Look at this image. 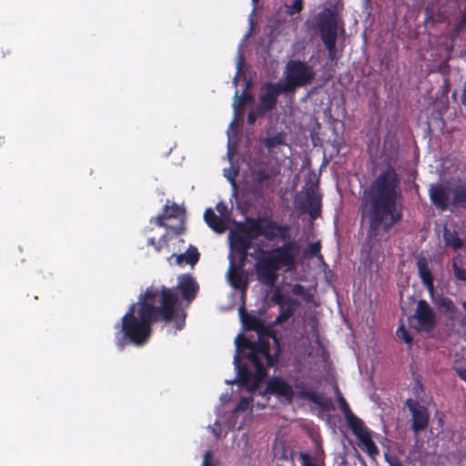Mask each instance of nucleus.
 Returning <instances> with one entry per match:
<instances>
[{"mask_svg": "<svg viewBox=\"0 0 466 466\" xmlns=\"http://www.w3.org/2000/svg\"><path fill=\"white\" fill-rule=\"evenodd\" d=\"M178 298L173 289L166 286H149L132 303L116 324V344L123 350L127 343L136 346L146 344L152 334L155 322L170 323L178 314Z\"/></svg>", "mask_w": 466, "mask_h": 466, "instance_id": "f257e3e1", "label": "nucleus"}, {"mask_svg": "<svg viewBox=\"0 0 466 466\" xmlns=\"http://www.w3.org/2000/svg\"><path fill=\"white\" fill-rule=\"evenodd\" d=\"M400 184L397 171L388 165L363 191L359 213L362 223L368 226L367 236L370 239L388 233L402 220Z\"/></svg>", "mask_w": 466, "mask_h": 466, "instance_id": "f03ea898", "label": "nucleus"}, {"mask_svg": "<svg viewBox=\"0 0 466 466\" xmlns=\"http://www.w3.org/2000/svg\"><path fill=\"white\" fill-rule=\"evenodd\" d=\"M289 226L279 224L273 219L263 220V237L268 241L280 239L284 241L268 252V256L258 259L256 270L258 280L268 286H273L278 279V271L282 267L295 266L296 252L299 248L295 240L289 239Z\"/></svg>", "mask_w": 466, "mask_h": 466, "instance_id": "7ed1b4c3", "label": "nucleus"}, {"mask_svg": "<svg viewBox=\"0 0 466 466\" xmlns=\"http://www.w3.org/2000/svg\"><path fill=\"white\" fill-rule=\"evenodd\" d=\"M236 346L238 350H249L247 358L257 369L258 376L264 379L267 370L263 359L267 360L268 367H272L276 360L270 354L269 339H258V341H252L244 335L238 334L236 338Z\"/></svg>", "mask_w": 466, "mask_h": 466, "instance_id": "20e7f679", "label": "nucleus"}, {"mask_svg": "<svg viewBox=\"0 0 466 466\" xmlns=\"http://www.w3.org/2000/svg\"><path fill=\"white\" fill-rule=\"evenodd\" d=\"M285 81L281 83L288 93H294L296 89L307 86L312 83L316 72L312 66L307 62L292 59L285 67Z\"/></svg>", "mask_w": 466, "mask_h": 466, "instance_id": "39448f33", "label": "nucleus"}, {"mask_svg": "<svg viewBox=\"0 0 466 466\" xmlns=\"http://www.w3.org/2000/svg\"><path fill=\"white\" fill-rule=\"evenodd\" d=\"M316 26L319 37L328 50L331 61L337 59L338 21L336 14L331 9H325L316 16Z\"/></svg>", "mask_w": 466, "mask_h": 466, "instance_id": "423d86ee", "label": "nucleus"}, {"mask_svg": "<svg viewBox=\"0 0 466 466\" xmlns=\"http://www.w3.org/2000/svg\"><path fill=\"white\" fill-rule=\"evenodd\" d=\"M262 398H266L265 402H257V407L263 409L267 406L268 395H274L279 399H283L288 403L294 400L295 392L292 386L281 377H272L267 381L266 388L260 392Z\"/></svg>", "mask_w": 466, "mask_h": 466, "instance_id": "0eeeda50", "label": "nucleus"}, {"mask_svg": "<svg viewBox=\"0 0 466 466\" xmlns=\"http://www.w3.org/2000/svg\"><path fill=\"white\" fill-rule=\"evenodd\" d=\"M409 322L417 331H431L436 326V314L425 299L417 302L415 312Z\"/></svg>", "mask_w": 466, "mask_h": 466, "instance_id": "6e6552de", "label": "nucleus"}, {"mask_svg": "<svg viewBox=\"0 0 466 466\" xmlns=\"http://www.w3.org/2000/svg\"><path fill=\"white\" fill-rule=\"evenodd\" d=\"M264 90L265 92L259 97V106L258 107V113L260 116L273 110L277 106L278 96L280 94H289L281 85V82L266 83Z\"/></svg>", "mask_w": 466, "mask_h": 466, "instance_id": "1a4fd4ad", "label": "nucleus"}, {"mask_svg": "<svg viewBox=\"0 0 466 466\" xmlns=\"http://www.w3.org/2000/svg\"><path fill=\"white\" fill-rule=\"evenodd\" d=\"M175 289L183 300L190 304L196 299L199 291V285L192 275L185 273L177 277V283Z\"/></svg>", "mask_w": 466, "mask_h": 466, "instance_id": "9d476101", "label": "nucleus"}, {"mask_svg": "<svg viewBox=\"0 0 466 466\" xmlns=\"http://www.w3.org/2000/svg\"><path fill=\"white\" fill-rule=\"evenodd\" d=\"M235 365L238 370L237 377L238 383L245 387L249 392L255 391L263 379L258 376L257 369L255 373L251 374L246 364L240 362V357L238 353L234 358Z\"/></svg>", "mask_w": 466, "mask_h": 466, "instance_id": "9b49d317", "label": "nucleus"}, {"mask_svg": "<svg viewBox=\"0 0 466 466\" xmlns=\"http://www.w3.org/2000/svg\"><path fill=\"white\" fill-rule=\"evenodd\" d=\"M350 429L359 440L360 446L363 451H365L370 457H374L379 454V449L373 441L370 431L366 427L363 420L358 422Z\"/></svg>", "mask_w": 466, "mask_h": 466, "instance_id": "f8f14e48", "label": "nucleus"}, {"mask_svg": "<svg viewBox=\"0 0 466 466\" xmlns=\"http://www.w3.org/2000/svg\"><path fill=\"white\" fill-rule=\"evenodd\" d=\"M278 174L279 170L272 167L269 162L264 160L254 161L250 167L252 181L257 186H261Z\"/></svg>", "mask_w": 466, "mask_h": 466, "instance_id": "ddd939ff", "label": "nucleus"}, {"mask_svg": "<svg viewBox=\"0 0 466 466\" xmlns=\"http://www.w3.org/2000/svg\"><path fill=\"white\" fill-rule=\"evenodd\" d=\"M429 196L431 204L440 211L443 212L451 206L450 199V189L443 184H432L429 189Z\"/></svg>", "mask_w": 466, "mask_h": 466, "instance_id": "4468645a", "label": "nucleus"}, {"mask_svg": "<svg viewBox=\"0 0 466 466\" xmlns=\"http://www.w3.org/2000/svg\"><path fill=\"white\" fill-rule=\"evenodd\" d=\"M407 406L412 414V430L415 432L425 430L429 424L430 419L427 409L418 405L410 399L407 400Z\"/></svg>", "mask_w": 466, "mask_h": 466, "instance_id": "2eb2a0df", "label": "nucleus"}, {"mask_svg": "<svg viewBox=\"0 0 466 466\" xmlns=\"http://www.w3.org/2000/svg\"><path fill=\"white\" fill-rule=\"evenodd\" d=\"M433 304L436 306L440 313L447 319L454 321L458 319L459 309L452 299L443 295H431Z\"/></svg>", "mask_w": 466, "mask_h": 466, "instance_id": "dca6fc26", "label": "nucleus"}, {"mask_svg": "<svg viewBox=\"0 0 466 466\" xmlns=\"http://www.w3.org/2000/svg\"><path fill=\"white\" fill-rule=\"evenodd\" d=\"M416 264L422 283L428 289L430 294L432 295L434 293V278L429 268L427 258L423 256H419Z\"/></svg>", "mask_w": 466, "mask_h": 466, "instance_id": "f3484780", "label": "nucleus"}, {"mask_svg": "<svg viewBox=\"0 0 466 466\" xmlns=\"http://www.w3.org/2000/svg\"><path fill=\"white\" fill-rule=\"evenodd\" d=\"M263 220L264 218H248L247 223L239 227V231L244 233L250 240L263 237Z\"/></svg>", "mask_w": 466, "mask_h": 466, "instance_id": "a211bd4d", "label": "nucleus"}, {"mask_svg": "<svg viewBox=\"0 0 466 466\" xmlns=\"http://www.w3.org/2000/svg\"><path fill=\"white\" fill-rule=\"evenodd\" d=\"M296 388L299 390L297 392L298 398L319 405L324 410L329 409L327 406L328 401H324L318 392L307 388L303 382L296 384Z\"/></svg>", "mask_w": 466, "mask_h": 466, "instance_id": "6ab92c4d", "label": "nucleus"}, {"mask_svg": "<svg viewBox=\"0 0 466 466\" xmlns=\"http://www.w3.org/2000/svg\"><path fill=\"white\" fill-rule=\"evenodd\" d=\"M306 208L311 218L316 219L321 213V197L313 189L306 192Z\"/></svg>", "mask_w": 466, "mask_h": 466, "instance_id": "aec40b11", "label": "nucleus"}, {"mask_svg": "<svg viewBox=\"0 0 466 466\" xmlns=\"http://www.w3.org/2000/svg\"><path fill=\"white\" fill-rule=\"evenodd\" d=\"M286 306L279 307V314L273 322L275 325H280L288 321L299 306V302L297 299L289 297L286 298Z\"/></svg>", "mask_w": 466, "mask_h": 466, "instance_id": "412c9836", "label": "nucleus"}, {"mask_svg": "<svg viewBox=\"0 0 466 466\" xmlns=\"http://www.w3.org/2000/svg\"><path fill=\"white\" fill-rule=\"evenodd\" d=\"M172 258H175L177 265L187 264L194 267L199 261L200 253L195 246L189 245L186 252L173 254Z\"/></svg>", "mask_w": 466, "mask_h": 466, "instance_id": "4be33fe9", "label": "nucleus"}, {"mask_svg": "<svg viewBox=\"0 0 466 466\" xmlns=\"http://www.w3.org/2000/svg\"><path fill=\"white\" fill-rule=\"evenodd\" d=\"M204 220L216 233H224L227 228L224 220L221 217L216 215L212 208H207L205 210Z\"/></svg>", "mask_w": 466, "mask_h": 466, "instance_id": "5701e85b", "label": "nucleus"}, {"mask_svg": "<svg viewBox=\"0 0 466 466\" xmlns=\"http://www.w3.org/2000/svg\"><path fill=\"white\" fill-rule=\"evenodd\" d=\"M451 202L453 208L466 209V182L456 185L451 190Z\"/></svg>", "mask_w": 466, "mask_h": 466, "instance_id": "b1692460", "label": "nucleus"}, {"mask_svg": "<svg viewBox=\"0 0 466 466\" xmlns=\"http://www.w3.org/2000/svg\"><path fill=\"white\" fill-rule=\"evenodd\" d=\"M338 402L339 405V409L345 417L349 428L352 427L353 425L362 420L352 412L347 400L341 394H339L338 396Z\"/></svg>", "mask_w": 466, "mask_h": 466, "instance_id": "393cba45", "label": "nucleus"}, {"mask_svg": "<svg viewBox=\"0 0 466 466\" xmlns=\"http://www.w3.org/2000/svg\"><path fill=\"white\" fill-rule=\"evenodd\" d=\"M228 274L230 282L235 288H240L242 285H246L243 268H240V265L236 266L233 258L230 260Z\"/></svg>", "mask_w": 466, "mask_h": 466, "instance_id": "a878e982", "label": "nucleus"}, {"mask_svg": "<svg viewBox=\"0 0 466 466\" xmlns=\"http://www.w3.org/2000/svg\"><path fill=\"white\" fill-rule=\"evenodd\" d=\"M239 312L246 329L256 331L257 329H262L263 320L261 319L254 315L245 313L243 307L239 309Z\"/></svg>", "mask_w": 466, "mask_h": 466, "instance_id": "bb28decb", "label": "nucleus"}, {"mask_svg": "<svg viewBox=\"0 0 466 466\" xmlns=\"http://www.w3.org/2000/svg\"><path fill=\"white\" fill-rule=\"evenodd\" d=\"M230 247L233 251L241 248H251L252 241L244 233H234L230 237Z\"/></svg>", "mask_w": 466, "mask_h": 466, "instance_id": "cd10ccee", "label": "nucleus"}, {"mask_svg": "<svg viewBox=\"0 0 466 466\" xmlns=\"http://www.w3.org/2000/svg\"><path fill=\"white\" fill-rule=\"evenodd\" d=\"M443 239L446 246L451 247L455 250L460 249L463 245L458 233L455 230H451L446 228L443 231Z\"/></svg>", "mask_w": 466, "mask_h": 466, "instance_id": "c85d7f7f", "label": "nucleus"}, {"mask_svg": "<svg viewBox=\"0 0 466 466\" xmlns=\"http://www.w3.org/2000/svg\"><path fill=\"white\" fill-rule=\"evenodd\" d=\"M250 101H253V96L249 93L245 91L241 96H239L238 91H236L233 104L236 116L240 114L243 106Z\"/></svg>", "mask_w": 466, "mask_h": 466, "instance_id": "c756f323", "label": "nucleus"}, {"mask_svg": "<svg viewBox=\"0 0 466 466\" xmlns=\"http://www.w3.org/2000/svg\"><path fill=\"white\" fill-rule=\"evenodd\" d=\"M263 144L268 150H271L278 146L286 144V135L283 132H279L273 137H266Z\"/></svg>", "mask_w": 466, "mask_h": 466, "instance_id": "7c9ffc66", "label": "nucleus"}, {"mask_svg": "<svg viewBox=\"0 0 466 466\" xmlns=\"http://www.w3.org/2000/svg\"><path fill=\"white\" fill-rule=\"evenodd\" d=\"M466 33V14L461 17L459 23H457L451 33V38L455 41L457 38Z\"/></svg>", "mask_w": 466, "mask_h": 466, "instance_id": "2f4dec72", "label": "nucleus"}, {"mask_svg": "<svg viewBox=\"0 0 466 466\" xmlns=\"http://www.w3.org/2000/svg\"><path fill=\"white\" fill-rule=\"evenodd\" d=\"M163 211L167 218H176L183 212L176 203H173L171 206L166 204L163 208Z\"/></svg>", "mask_w": 466, "mask_h": 466, "instance_id": "473e14b6", "label": "nucleus"}, {"mask_svg": "<svg viewBox=\"0 0 466 466\" xmlns=\"http://www.w3.org/2000/svg\"><path fill=\"white\" fill-rule=\"evenodd\" d=\"M396 335L400 339H402L407 344H411L413 341V338L410 335L409 331L403 325H400L397 329Z\"/></svg>", "mask_w": 466, "mask_h": 466, "instance_id": "72a5a7b5", "label": "nucleus"}, {"mask_svg": "<svg viewBox=\"0 0 466 466\" xmlns=\"http://www.w3.org/2000/svg\"><path fill=\"white\" fill-rule=\"evenodd\" d=\"M303 9V1L302 0H294L293 4L290 5H287V13L289 15H293L295 14L300 13Z\"/></svg>", "mask_w": 466, "mask_h": 466, "instance_id": "f704fd0d", "label": "nucleus"}, {"mask_svg": "<svg viewBox=\"0 0 466 466\" xmlns=\"http://www.w3.org/2000/svg\"><path fill=\"white\" fill-rule=\"evenodd\" d=\"M258 339H269L275 338L273 335V331L270 327L266 326L264 321L262 322V329L256 330Z\"/></svg>", "mask_w": 466, "mask_h": 466, "instance_id": "c9c22d12", "label": "nucleus"}, {"mask_svg": "<svg viewBox=\"0 0 466 466\" xmlns=\"http://www.w3.org/2000/svg\"><path fill=\"white\" fill-rule=\"evenodd\" d=\"M201 466H217V461L211 451H207L204 453Z\"/></svg>", "mask_w": 466, "mask_h": 466, "instance_id": "e433bc0d", "label": "nucleus"}, {"mask_svg": "<svg viewBox=\"0 0 466 466\" xmlns=\"http://www.w3.org/2000/svg\"><path fill=\"white\" fill-rule=\"evenodd\" d=\"M252 402L251 398H241L238 401L235 410L236 411H246L250 409Z\"/></svg>", "mask_w": 466, "mask_h": 466, "instance_id": "4c0bfd02", "label": "nucleus"}, {"mask_svg": "<svg viewBox=\"0 0 466 466\" xmlns=\"http://www.w3.org/2000/svg\"><path fill=\"white\" fill-rule=\"evenodd\" d=\"M453 273L457 279L466 281V269L460 267L456 262L453 263Z\"/></svg>", "mask_w": 466, "mask_h": 466, "instance_id": "58836bf2", "label": "nucleus"}, {"mask_svg": "<svg viewBox=\"0 0 466 466\" xmlns=\"http://www.w3.org/2000/svg\"><path fill=\"white\" fill-rule=\"evenodd\" d=\"M309 324H310V334L312 337H314L316 339V340H319V328H318V319L316 317H311L310 319H309Z\"/></svg>", "mask_w": 466, "mask_h": 466, "instance_id": "ea45409f", "label": "nucleus"}, {"mask_svg": "<svg viewBox=\"0 0 466 466\" xmlns=\"http://www.w3.org/2000/svg\"><path fill=\"white\" fill-rule=\"evenodd\" d=\"M250 248H241V249H237V250L234 251L239 257V263H238V265H240V268H244L245 261L247 260V258L248 256V250Z\"/></svg>", "mask_w": 466, "mask_h": 466, "instance_id": "a19ab883", "label": "nucleus"}, {"mask_svg": "<svg viewBox=\"0 0 466 466\" xmlns=\"http://www.w3.org/2000/svg\"><path fill=\"white\" fill-rule=\"evenodd\" d=\"M272 300L279 307L287 305L286 299H284V297L282 296V294L280 292H276L272 297Z\"/></svg>", "mask_w": 466, "mask_h": 466, "instance_id": "79ce46f5", "label": "nucleus"}, {"mask_svg": "<svg viewBox=\"0 0 466 466\" xmlns=\"http://www.w3.org/2000/svg\"><path fill=\"white\" fill-rule=\"evenodd\" d=\"M320 248L321 245L319 242L310 243L309 245V253L310 254V256H317L319 253Z\"/></svg>", "mask_w": 466, "mask_h": 466, "instance_id": "37998d69", "label": "nucleus"}, {"mask_svg": "<svg viewBox=\"0 0 466 466\" xmlns=\"http://www.w3.org/2000/svg\"><path fill=\"white\" fill-rule=\"evenodd\" d=\"M167 218L166 216H165V213L164 211L157 215L156 218H155V223L157 224V226L160 227V228H167V224L165 223V219Z\"/></svg>", "mask_w": 466, "mask_h": 466, "instance_id": "c03bdc74", "label": "nucleus"}, {"mask_svg": "<svg viewBox=\"0 0 466 466\" xmlns=\"http://www.w3.org/2000/svg\"><path fill=\"white\" fill-rule=\"evenodd\" d=\"M306 302L310 303L314 299V293L309 289H305L303 295L300 296Z\"/></svg>", "mask_w": 466, "mask_h": 466, "instance_id": "a18cd8bd", "label": "nucleus"}, {"mask_svg": "<svg viewBox=\"0 0 466 466\" xmlns=\"http://www.w3.org/2000/svg\"><path fill=\"white\" fill-rule=\"evenodd\" d=\"M305 287L301 284H295L292 288V293L296 296H301L303 295V292L305 291Z\"/></svg>", "mask_w": 466, "mask_h": 466, "instance_id": "49530a36", "label": "nucleus"}, {"mask_svg": "<svg viewBox=\"0 0 466 466\" xmlns=\"http://www.w3.org/2000/svg\"><path fill=\"white\" fill-rule=\"evenodd\" d=\"M257 112H254V111H250L248 114V117H247V121L249 125H254L256 120H257Z\"/></svg>", "mask_w": 466, "mask_h": 466, "instance_id": "de8ad7c7", "label": "nucleus"}, {"mask_svg": "<svg viewBox=\"0 0 466 466\" xmlns=\"http://www.w3.org/2000/svg\"><path fill=\"white\" fill-rule=\"evenodd\" d=\"M186 229V227H185V223L184 221H181L180 224L176 227V228H173V231L176 235H181L184 233Z\"/></svg>", "mask_w": 466, "mask_h": 466, "instance_id": "09e8293b", "label": "nucleus"}, {"mask_svg": "<svg viewBox=\"0 0 466 466\" xmlns=\"http://www.w3.org/2000/svg\"><path fill=\"white\" fill-rule=\"evenodd\" d=\"M185 319H186V313H182V317L179 320L176 322V329L180 330L185 326Z\"/></svg>", "mask_w": 466, "mask_h": 466, "instance_id": "8fccbe9b", "label": "nucleus"}, {"mask_svg": "<svg viewBox=\"0 0 466 466\" xmlns=\"http://www.w3.org/2000/svg\"><path fill=\"white\" fill-rule=\"evenodd\" d=\"M456 373L458 376L466 382V368H456Z\"/></svg>", "mask_w": 466, "mask_h": 466, "instance_id": "3c124183", "label": "nucleus"}, {"mask_svg": "<svg viewBox=\"0 0 466 466\" xmlns=\"http://www.w3.org/2000/svg\"><path fill=\"white\" fill-rule=\"evenodd\" d=\"M147 245L148 246H154V247H156V249L157 251H160V247H157L156 246V240H155L154 238H150L147 239Z\"/></svg>", "mask_w": 466, "mask_h": 466, "instance_id": "603ef678", "label": "nucleus"}, {"mask_svg": "<svg viewBox=\"0 0 466 466\" xmlns=\"http://www.w3.org/2000/svg\"><path fill=\"white\" fill-rule=\"evenodd\" d=\"M217 210L219 212V213H223L225 210H227V207L223 204V203H218L217 205Z\"/></svg>", "mask_w": 466, "mask_h": 466, "instance_id": "864d4df0", "label": "nucleus"}, {"mask_svg": "<svg viewBox=\"0 0 466 466\" xmlns=\"http://www.w3.org/2000/svg\"><path fill=\"white\" fill-rule=\"evenodd\" d=\"M238 175L237 172L234 173V176L233 177H229L228 179L230 180V182L232 183V185L235 186V177Z\"/></svg>", "mask_w": 466, "mask_h": 466, "instance_id": "5fc2aeb1", "label": "nucleus"}, {"mask_svg": "<svg viewBox=\"0 0 466 466\" xmlns=\"http://www.w3.org/2000/svg\"><path fill=\"white\" fill-rule=\"evenodd\" d=\"M462 307L466 310V300L462 303Z\"/></svg>", "mask_w": 466, "mask_h": 466, "instance_id": "6e6d98bb", "label": "nucleus"}, {"mask_svg": "<svg viewBox=\"0 0 466 466\" xmlns=\"http://www.w3.org/2000/svg\"><path fill=\"white\" fill-rule=\"evenodd\" d=\"M254 3H257L258 0H252Z\"/></svg>", "mask_w": 466, "mask_h": 466, "instance_id": "4d7b16f0", "label": "nucleus"}]
</instances>
